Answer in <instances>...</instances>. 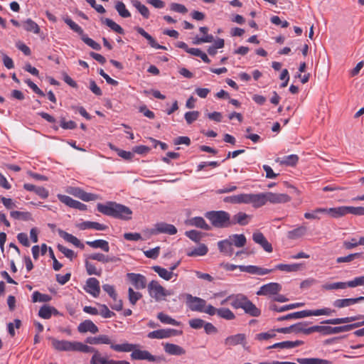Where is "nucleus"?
<instances>
[{
    "instance_id": "f3484780",
    "label": "nucleus",
    "mask_w": 364,
    "mask_h": 364,
    "mask_svg": "<svg viewBox=\"0 0 364 364\" xmlns=\"http://www.w3.org/2000/svg\"><path fill=\"white\" fill-rule=\"evenodd\" d=\"M85 291L94 297H97L100 293V286L99 281L95 277H90L87 279Z\"/></svg>"
},
{
    "instance_id": "423d86ee",
    "label": "nucleus",
    "mask_w": 364,
    "mask_h": 364,
    "mask_svg": "<svg viewBox=\"0 0 364 364\" xmlns=\"http://www.w3.org/2000/svg\"><path fill=\"white\" fill-rule=\"evenodd\" d=\"M186 302L191 311L208 314V309H209V305H206L205 300L187 294H186Z\"/></svg>"
},
{
    "instance_id": "58836bf2",
    "label": "nucleus",
    "mask_w": 364,
    "mask_h": 364,
    "mask_svg": "<svg viewBox=\"0 0 364 364\" xmlns=\"http://www.w3.org/2000/svg\"><path fill=\"white\" fill-rule=\"evenodd\" d=\"M152 269L157 273L161 278L166 281L171 279L173 276L177 277V274H174L173 272L167 270L160 266H154L152 267Z\"/></svg>"
},
{
    "instance_id": "c03bdc74",
    "label": "nucleus",
    "mask_w": 364,
    "mask_h": 364,
    "mask_svg": "<svg viewBox=\"0 0 364 364\" xmlns=\"http://www.w3.org/2000/svg\"><path fill=\"white\" fill-rule=\"evenodd\" d=\"M301 264H279L275 267V269L280 271L292 272H297L301 269Z\"/></svg>"
},
{
    "instance_id": "4be33fe9",
    "label": "nucleus",
    "mask_w": 364,
    "mask_h": 364,
    "mask_svg": "<svg viewBox=\"0 0 364 364\" xmlns=\"http://www.w3.org/2000/svg\"><path fill=\"white\" fill-rule=\"evenodd\" d=\"M246 343V336L244 333H237L228 336L225 341L224 344L230 348L239 344L245 346Z\"/></svg>"
},
{
    "instance_id": "39448f33",
    "label": "nucleus",
    "mask_w": 364,
    "mask_h": 364,
    "mask_svg": "<svg viewBox=\"0 0 364 364\" xmlns=\"http://www.w3.org/2000/svg\"><path fill=\"white\" fill-rule=\"evenodd\" d=\"M149 296L156 301L165 300L166 297L173 294L172 291L166 289L158 281L152 280L147 285Z\"/></svg>"
},
{
    "instance_id": "774afa93",
    "label": "nucleus",
    "mask_w": 364,
    "mask_h": 364,
    "mask_svg": "<svg viewBox=\"0 0 364 364\" xmlns=\"http://www.w3.org/2000/svg\"><path fill=\"white\" fill-rule=\"evenodd\" d=\"M81 39L85 43H86L87 46H89L94 50H100L101 49V46L92 38H89L87 36L82 35Z\"/></svg>"
},
{
    "instance_id": "cd10ccee",
    "label": "nucleus",
    "mask_w": 364,
    "mask_h": 364,
    "mask_svg": "<svg viewBox=\"0 0 364 364\" xmlns=\"http://www.w3.org/2000/svg\"><path fill=\"white\" fill-rule=\"evenodd\" d=\"M76 227L81 230L87 229H94L96 230H105L108 228L106 225L99 223L97 222L85 221L76 224Z\"/></svg>"
},
{
    "instance_id": "052dcab7",
    "label": "nucleus",
    "mask_w": 364,
    "mask_h": 364,
    "mask_svg": "<svg viewBox=\"0 0 364 364\" xmlns=\"http://www.w3.org/2000/svg\"><path fill=\"white\" fill-rule=\"evenodd\" d=\"M51 300V296L48 294H41L39 291H34L32 294L33 302H48Z\"/></svg>"
},
{
    "instance_id": "09e8293b",
    "label": "nucleus",
    "mask_w": 364,
    "mask_h": 364,
    "mask_svg": "<svg viewBox=\"0 0 364 364\" xmlns=\"http://www.w3.org/2000/svg\"><path fill=\"white\" fill-rule=\"evenodd\" d=\"M23 27L26 31L33 32L36 34L40 32L39 26L31 18H28L23 23Z\"/></svg>"
},
{
    "instance_id": "412c9836",
    "label": "nucleus",
    "mask_w": 364,
    "mask_h": 364,
    "mask_svg": "<svg viewBox=\"0 0 364 364\" xmlns=\"http://www.w3.org/2000/svg\"><path fill=\"white\" fill-rule=\"evenodd\" d=\"M70 193L74 196L86 202L99 199V196L97 195L91 193H87L80 188H73Z\"/></svg>"
},
{
    "instance_id": "37998d69",
    "label": "nucleus",
    "mask_w": 364,
    "mask_h": 364,
    "mask_svg": "<svg viewBox=\"0 0 364 364\" xmlns=\"http://www.w3.org/2000/svg\"><path fill=\"white\" fill-rule=\"evenodd\" d=\"M296 362L299 364H331V362L317 358H297Z\"/></svg>"
},
{
    "instance_id": "f8f14e48",
    "label": "nucleus",
    "mask_w": 364,
    "mask_h": 364,
    "mask_svg": "<svg viewBox=\"0 0 364 364\" xmlns=\"http://www.w3.org/2000/svg\"><path fill=\"white\" fill-rule=\"evenodd\" d=\"M177 229L173 225L168 224L164 222L156 223L154 228L151 230V233L152 235L163 233L172 235H175Z\"/></svg>"
},
{
    "instance_id": "4468645a",
    "label": "nucleus",
    "mask_w": 364,
    "mask_h": 364,
    "mask_svg": "<svg viewBox=\"0 0 364 364\" xmlns=\"http://www.w3.org/2000/svg\"><path fill=\"white\" fill-rule=\"evenodd\" d=\"M266 203L269 202L270 203H285L291 200V197L286 193H277L272 192L265 193Z\"/></svg>"
},
{
    "instance_id": "0e129e2a",
    "label": "nucleus",
    "mask_w": 364,
    "mask_h": 364,
    "mask_svg": "<svg viewBox=\"0 0 364 364\" xmlns=\"http://www.w3.org/2000/svg\"><path fill=\"white\" fill-rule=\"evenodd\" d=\"M57 248L60 252H62L65 255V257L70 259V260H73V259L76 257L77 256V255L74 252L73 250L68 249L62 245H58Z\"/></svg>"
},
{
    "instance_id": "c85d7f7f",
    "label": "nucleus",
    "mask_w": 364,
    "mask_h": 364,
    "mask_svg": "<svg viewBox=\"0 0 364 364\" xmlns=\"http://www.w3.org/2000/svg\"><path fill=\"white\" fill-rule=\"evenodd\" d=\"M218 247L220 252L228 257H231L234 253L232 242L228 238L218 242Z\"/></svg>"
},
{
    "instance_id": "4c0bfd02",
    "label": "nucleus",
    "mask_w": 364,
    "mask_h": 364,
    "mask_svg": "<svg viewBox=\"0 0 364 364\" xmlns=\"http://www.w3.org/2000/svg\"><path fill=\"white\" fill-rule=\"evenodd\" d=\"M86 244L94 249L100 248L105 252L109 251V242L105 240H95L93 241H87Z\"/></svg>"
},
{
    "instance_id": "72a5a7b5",
    "label": "nucleus",
    "mask_w": 364,
    "mask_h": 364,
    "mask_svg": "<svg viewBox=\"0 0 364 364\" xmlns=\"http://www.w3.org/2000/svg\"><path fill=\"white\" fill-rule=\"evenodd\" d=\"M87 259L96 260L102 263L116 262L118 259L115 257H109L102 253L97 252L87 256Z\"/></svg>"
},
{
    "instance_id": "49530a36",
    "label": "nucleus",
    "mask_w": 364,
    "mask_h": 364,
    "mask_svg": "<svg viewBox=\"0 0 364 364\" xmlns=\"http://www.w3.org/2000/svg\"><path fill=\"white\" fill-rule=\"evenodd\" d=\"M190 225L192 226H195L199 228H201L205 230H210L211 229L210 226L205 222L203 218L202 217H195L190 220Z\"/></svg>"
},
{
    "instance_id": "dca6fc26",
    "label": "nucleus",
    "mask_w": 364,
    "mask_h": 364,
    "mask_svg": "<svg viewBox=\"0 0 364 364\" xmlns=\"http://www.w3.org/2000/svg\"><path fill=\"white\" fill-rule=\"evenodd\" d=\"M131 358L136 360H148L154 362L158 360L156 356L151 354L148 350L138 349L137 347L132 352Z\"/></svg>"
},
{
    "instance_id": "b1692460",
    "label": "nucleus",
    "mask_w": 364,
    "mask_h": 364,
    "mask_svg": "<svg viewBox=\"0 0 364 364\" xmlns=\"http://www.w3.org/2000/svg\"><path fill=\"white\" fill-rule=\"evenodd\" d=\"M84 346L89 348L87 350H82V353H92L93 355L90 359V364H103L105 363L107 357L102 355V354L95 349V348L87 346L84 343Z\"/></svg>"
},
{
    "instance_id": "7ed1b4c3",
    "label": "nucleus",
    "mask_w": 364,
    "mask_h": 364,
    "mask_svg": "<svg viewBox=\"0 0 364 364\" xmlns=\"http://www.w3.org/2000/svg\"><path fill=\"white\" fill-rule=\"evenodd\" d=\"M204 215L214 228H227L232 225L230 214L225 210L208 211Z\"/></svg>"
},
{
    "instance_id": "13d9d810",
    "label": "nucleus",
    "mask_w": 364,
    "mask_h": 364,
    "mask_svg": "<svg viewBox=\"0 0 364 364\" xmlns=\"http://www.w3.org/2000/svg\"><path fill=\"white\" fill-rule=\"evenodd\" d=\"M64 21L73 31L77 33L81 37L82 35H85L82 28L75 22H74L70 17L67 16L66 18H64Z\"/></svg>"
},
{
    "instance_id": "ddd939ff",
    "label": "nucleus",
    "mask_w": 364,
    "mask_h": 364,
    "mask_svg": "<svg viewBox=\"0 0 364 364\" xmlns=\"http://www.w3.org/2000/svg\"><path fill=\"white\" fill-rule=\"evenodd\" d=\"M282 289V286L277 282H270L269 284L262 285L257 291V295L259 296H268L276 295Z\"/></svg>"
},
{
    "instance_id": "6e6d98bb",
    "label": "nucleus",
    "mask_w": 364,
    "mask_h": 364,
    "mask_svg": "<svg viewBox=\"0 0 364 364\" xmlns=\"http://www.w3.org/2000/svg\"><path fill=\"white\" fill-rule=\"evenodd\" d=\"M115 9L122 18H129L131 16L130 12L127 9L125 4L122 1H117L115 3Z\"/></svg>"
},
{
    "instance_id": "f03ea898",
    "label": "nucleus",
    "mask_w": 364,
    "mask_h": 364,
    "mask_svg": "<svg viewBox=\"0 0 364 364\" xmlns=\"http://www.w3.org/2000/svg\"><path fill=\"white\" fill-rule=\"evenodd\" d=\"M228 299H231V306L233 309H242L245 314L253 317H258L260 316L261 310L258 309L245 294H230L228 296Z\"/></svg>"
},
{
    "instance_id": "393cba45",
    "label": "nucleus",
    "mask_w": 364,
    "mask_h": 364,
    "mask_svg": "<svg viewBox=\"0 0 364 364\" xmlns=\"http://www.w3.org/2000/svg\"><path fill=\"white\" fill-rule=\"evenodd\" d=\"M364 300V296H360L358 298H350V299H338L333 303L334 307L337 309H342L348 306H350L358 303L360 301Z\"/></svg>"
},
{
    "instance_id": "f704fd0d",
    "label": "nucleus",
    "mask_w": 364,
    "mask_h": 364,
    "mask_svg": "<svg viewBox=\"0 0 364 364\" xmlns=\"http://www.w3.org/2000/svg\"><path fill=\"white\" fill-rule=\"evenodd\" d=\"M164 350L166 353L173 355H181L186 353V350L180 346L168 343L164 345Z\"/></svg>"
},
{
    "instance_id": "2f4dec72",
    "label": "nucleus",
    "mask_w": 364,
    "mask_h": 364,
    "mask_svg": "<svg viewBox=\"0 0 364 364\" xmlns=\"http://www.w3.org/2000/svg\"><path fill=\"white\" fill-rule=\"evenodd\" d=\"M59 235L63 238L65 241L68 242H70L75 245L77 247H80V249H84L85 246L80 241L79 239H77L75 236L64 231V230H59L58 231Z\"/></svg>"
},
{
    "instance_id": "a211bd4d",
    "label": "nucleus",
    "mask_w": 364,
    "mask_h": 364,
    "mask_svg": "<svg viewBox=\"0 0 364 364\" xmlns=\"http://www.w3.org/2000/svg\"><path fill=\"white\" fill-rule=\"evenodd\" d=\"M127 278L136 289H144L146 287V279L141 274L128 273Z\"/></svg>"
},
{
    "instance_id": "a878e982",
    "label": "nucleus",
    "mask_w": 364,
    "mask_h": 364,
    "mask_svg": "<svg viewBox=\"0 0 364 364\" xmlns=\"http://www.w3.org/2000/svg\"><path fill=\"white\" fill-rule=\"evenodd\" d=\"M238 269L241 272H247L250 274H257V275H264V274L270 273L272 271V269L262 268V267L255 266V265H249V266L240 265V266H238Z\"/></svg>"
},
{
    "instance_id": "c756f323",
    "label": "nucleus",
    "mask_w": 364,
    "mask_h": 364,
    "mask_svg": "<svg viewBox=\"0 0 364 364\" xmlns=\"http://www.w3.org/2000/svg\"><path fill=\"white\" fill-rule=\"evenodd\" d=\"M135 29L138 33H139L141 36H142L144 38H145L148 41L149 44L152 48H156V49H161V50L167 49L166 47L159 45L156 41V40L150 34H149L143 28L136 27Z\"/></svg>"
},
{
    "instance_id": "79ce46f5",
    "label": "nucleus",
    "mask_w": 364,
    "mask_h": 364,
    "mask_svg": "<svg viewBox=\"0 0 364 364\" xmlns=\"http://www.w3.org/2000/svg\"><path fill=\"white\" fill-rule=\"evenodd\" d=\"M86 343L92 345L96 344H109L111 346V340L106 335H100L97 337H89L86 339Z\"/></svg>"
},
{
    "instance_id": "9b49d317",
    "label": "nucleus",
    "mask_w": 364,
    "mask_h": 364,
    "mask_svg": "<svg viewBox=\"0 0 364 364\" xmlns=\"http://www.w3.org/2000/svg\"><path fill=\"white\" fill-rule=\"evenodd\" d=\"M182 331H178L175 329L171 328H165V329H159L156 331H153L149 332L147 334V337L151 339H164L168 338L173 336H176L181 334Z\"/></svg>"
},
{
    "instance_id": "ea45409f",
    "label": "nucleus",
    "mask_w": 364,
    "mask_h": 364,
    "mask_svg": "<svg viewBox=\"0 0 364 364\" xmlns=\"http://www.w3.org/2000/svg\"><path fill=\"white\" fill-rule=\"evenodd\" d=\"M138 346V345L128 343L122 344H113L111 343L110 348L117 352H132Z\"/></svg>"
},
{
    "instance_id": "a19ab883",
    "label": "nucleus",
    "mask_w": 364,
    "mask_h": 364,
    "mask_svg": "<svg viewBox=\"0 0 364 364\" xmlns=\"http://www.w3.org/2000/svg\"><path fill=\"white\" fill-rule=\"evenodd\" d=\"M360 317L359 316H349V317H344V318H331L328 319L322 322V323H326V324H332V325H336V324H341V323H350L354 321H356Z\"/></svg>"
},
{
    "instance_id": "864d4df0",
    "label": "nucleus",
    "mask_w": 364,
    "mask_h": 364,
    "mask_svg": "<svg viewBox=\"0 0 364 364\" xmlns=\"http://www.w3.org/2000/svg\"><path fill=\"white\" fill-rule=\"evenodd\" d=\"M158 319L163 323L170 324L173 326H178L181 325L179 321H177L174 318H172L168 315L164 314L163 312H160L157 314Z\"/></svg>"
},
{
    "instance_id": "473e14b6",
    "label": "nucleus",
    "mask_w": 364,
    "mask_h": 364,
    "mask_svg": "<svg viewBox=\"0 0 364 364\" xmlns=\"http://www.w3.org/2000/svg\"><path fill=\"white\" fill-rule=\"evenodd\" d=\"M299 161V156L296 154H291L279 157L276 159V162L280 165L294 166Z\"/></svg>"
},
{
    "instance_id": "6e6552de",
    "label": "nucleus",
    "mask_w": 364,
    "mask_h": 364,
    "mask_svg": "<svg viewBox=\"0 0 364 364\" xmlns=\"http://www.w3.org/2000/svg\"><path fill=\"white\" fill-rule=\"evenodd\" d=\"M335 313V310L330 308H323L316 310H303L292 313L293 319L302 318L308 316H318L321 315L331 316Z\"/></svg>"
},
{
    "instance_id": "e433bc0d",
    "label": "nucleus",
    "mask_w": 364,
    "mask_h": 364,
    "mask_svg": "<svg viewBox=\"0 0 364 364\" xmlns=\"http://www.w3.org/2000/svg\"><path fill=\"white\" fill-rule=\"evenodd\" d=\"M302 344H303V341H282L280 343H276L273 344L272 346L267 347V349L277 348H293L299 346Z\"/></svg>"
},
{
    "instance_id": "aec40b11",
    "label": "nucleus",
    "mask_w": 364,
    "mask_h": 364,
    "mask_svg": "<svg viewBox=\"0 0 364 364\" xmlns=\"http://www.w3.org/2000/svg\"><path fill=\"white\" fill-rule=\"evenodd\" d=\"M252 240L255 243L259 245L267 252H272L273 251L272 245L261 232H255L252 235Z\"/></svg>"
},
{
    "instance_id": "e2e57ef3",
    "label": "nucleus",
    "mask_w": 364,
    "mask_h": 364,
    "mask_svg": "<svg viewBox=\"0 0 364 364\" xmlns=\"http://www.w3.org/2000/svg\"><path fill=\"white\" fill-rule=\"evenodd\" d=\"M11 218L14 219H22L23 220H28L31 219V214L28 212H21L18 210H13L10 213Z\"/></svg>"
},
{
    "instance_id": "de8ad7c7",
    "label": "nucleus",
    "mask_w": 364,
    "mask_h": 364,
    "mask_svg": "<svg viewBox=\"0 0 364 364\" xmlns=\"http://www.w3.org/2000/svg\"><path fill=\"white\" fill-rule=\"evenodd\" d=\"M229 239L237 247H243L247 242L245 236L243 234H234L229 237Z\"/></svg>"
},
{
    "instance_id": "bf43d9fd",
    "label": "nucleus",
    "mask_w": 364,
    "mask_h": 364,
    "mask_svg": "<svg viewBox=\"0 0 364 364\" xmlns=\"http://www.w3.org/2000/svg\"><path fill=\"white\" fill-rule=\"evenodd\" d=\"M141 298L142 294L140 292L135 291L132 287L128 289V299L132 305H135Z\"/></svg>"
},
{
    "instance_id": "2eb2a0df",
    "label": "nucleus",
    "mask_w": 364,
    "mask_h": 364,
    "mask_svg": "<svg viewBox=\"0 0 364 364\" xmlns=\"http://www.w3.org/2000/svg\"><path fill=\"white\" fill-rule=\"evenodd\" d=\"M57 196L61 203L65 204L66 205L69 206L70 208H73L77 209L80 210H87V205L85 204H84L78 200H75L68 196L58 194Z\"/></svg>"
},
{
    "instance_id": "603ef678",
    "label": "nucleus",
    "mask_w": 364,
    "mask_h": 364,
    "mask_svg": "<svg viewBox=\"0 0 364 364\" xmlns=\"http://www.w3.org/2000/svg\"><path fill=\"white\" fill-rule=\"evenodd\" d=\"M132 4L138 10L144 18H149L150 13L149 9L145 5L142 4L139 0H132Z\"/></svg>"
},
{
    "instance_id": "6ab92c4d",
    "label": "nucleus",
    "mask_w": 364,
    "mask_h": 364,
    "mask_svg": "<svg viewBox=\"0 0 364 364\" xmlns=\"http://www.w3.org/2000/svg\"><path fill=\"white\" fill-rule=\"evenodd\" d=\"M306 322H299L293 325L294 333H303L306 335H309L314 332L320 333V326H314L307 327Z\"/></svg>"
},
{
    "instance_id": "5fc2aeb1",
    "label": "nucleus",
    "mask_w": 364,
    "mask_h": 364,
    "mask_svg": "<svg viewBox=\"0 0 364 364\" xmlns=\"http://www.w3.org/2000/svg\"><path fill=\"white\" fill-rule=\"evenodd\" d=\"M90 259H87L86 257L85 261V265L86 268V271L88 275H97L100 276L102 274L101 269H97L94 264L89 261Z\"/></svg>"
},
{
    "instance_id": "c9c22d12",
    "label": "nucleus",
    "mask_w": 364,
    "mask_h": 364,
    "mask_svg": "<svg viewBox=\"0 0 364 364\" xmlns=\"http://www.w3.org/2000/svg\"><path fill=\"white\" fill-rule=\"evenodd\" d=\"M251 215L243 212H239L232 217V225L239 224L240 225H246L249 223Z\"/></svg>"
},
{
    "instance_id": "bb28decb",
    "label": "nucleus",
    "mask_w": 364,
    "mask_h": 364,
    "mask_svg": "<svg viewBox=\"0 0 364 364\" xmlns=\"http://www.w3.org/2000/svg\"><path fill=\"white\" fill-rule=\"evenodd\" d=\"M77 331L80 333L90 332L91 333H97L99 331L98 327L90 319L85 320L77 326Z\"/></svg>"
},
{
    "instance_id": "a18cd8bd",
    "label": "nucleus",
    "mask_w": 364,
    "mask_h": 364,
    "mask_svg": "<svg viewBox=\"0 0 364 364\" xmlns=\"http://www.w3.org/2000/svg\"><path fill=\"white\" fill-rule=\"evenodd\" d=\"M306 227L299 226L287 232V237L290 240H296L304 236L306 232Z\"/></svg>"
},
{
    "instance_id": "69168bd1",
    "label": "nucleus",
    "mask_w": 364,
    "mask_h": 364,
    "mask_svg": "<svg viewBox=\"0 0 364 364\" xmlns=\"http://www.w3.org/2000/svg\"><path fill=\"white\" fill-rule=\"evenodd\" d=\"M275 336L276 331L275 329H272L267 332L257 333L255 336V338L258 341H264L274 338Z\"/></svg>"
},
{
    "instance_id": "f257e3e1",
    "label": "nucleus",
    "mask_w": 364,
    "mask_h": 364,
    "mask_svg": "<svg viewBox=\"0 0 364 364\" xmlns=\"http://www.w3.org/2000/svg\"><path fill=\"white\" fill-rule=\"evenodd\" d=\"M97 210L103 215L114 218L129 220L132 219V210L127 206L113 201L98 203Z\"/></svg>"
},
{
    "instance_id": "7c9ffc66",
    "label": "nucleus",
    "mask_w": 364,
    "mask_h": 364,
    "mask_svg": "<svg viewBox=\"0 0 364 364\" xmlns=\"http://www.w3.org/2000/svg\"><path fill=\"white\" fill-rule=\"evenodd\" d=\"M23 188L28 191L35 192L39 197L46 199L48 197L49 193L47 189L41 186H36L31 183H25Z\"/></svg>"
},
{
    "instance_id": "1a4fd4ad",
    "label": "nucleus",
    "mask_w": 364,
    "mask_h": 364,
    "mask_svg": "<svg viewBox=\"0 0 364 364\" xmlns=\"http://www.w3.org/2000/svg\"><path fill=\"white\" fill-rule=\"evenodd\" d=\"M243 204H251L255 208L264 205L266 204L265 193H243Z\"/></svg>"
},
{
    "instance_id": "0eeeda50",
    "label": "nucleus",
    "mask_w": 364,
    "mask_h": 364,
    "mask_svg": "<svg viewBox=\"0 0 364 364\" xmlns=\"http://www.w3.org/2000/svg\"><path fill=\"white\" fill-rule=\"evenodd\" d=\"M363 323H364V321L336 327H331L329 326H320V333H323L326 335H330L339 333L341 332H346L363 326Z\"/></svg>"
},
{
    "instance_id": "8fccbe9b",
    "label": "nucleus",
    "mask_w": 364,
    "mask_h": 364,
    "mask_svg": "<svg viewBox=\"0 0 364 364\" xmlns=\"http://www.w3.org/2000/svg\"><path fill=\"white\" fill-rule=\"evenodd\" d=\"M208 249L205 244H200L196 248L187 252L188 257L204 256L208 253Z\"/></svg>"
},
{
    "instance_id": "5701e85b",
    "label": "nucleus",
    "mask_w": 364,
    "mask_h": 364,
    "mask_svg": "<svg viewBox=\"0 0 364 364\" xmlns=\"http://www.w3.org/2000/svg\"><path fill=\"white\" fill-rule=\"evenodd\" d=\"M316 212H323L325 214H328L333 218H340L347 215L346 206H340L336 208H316Z\"/></svg>"
},
{
    "instance_id": "3c124183",
    "label": "nucleus",
    "mask_w": 364,
    "mask_h": 364,
    "mask_svg": "<svg viewBox=\"0 0 364 364\" xmlns=\"http://www.w3.org/2000/svg\"><path fill=\"white\" fill-rule=\"evenodd\" d=\"M304 305V303H294L290 304L287 305L282 306L281 307H278L277 305L273 304L270 306V309L272 311H275L277 312H284L290 309L299 308L303 306Z\"/></svg>"
},
{
    "instance_id": "9d476101",
    "label": "nucleus",
    "mask_w": 364,
    "mask_h": 364,
    "mask_svg": "<svg viewBox=\"0 0 364 364\" xmlns=\"http://www.w3.org/2000/svg\"><path fill=\"white\" fill-rule=\"evenodd\" d=\"M208 315L210 316L217 315L220 318H223L227 321H232L236 318L235 314L229 308H215V306L209 304V309H208Z\"/></svg>"
},
{
    "instance_id": "20e7f679",
    "label": "nucleus",
    "mask_w": 364,
    "mask_h": 364,
    "mask_svg": "<svg viewBox=\"0 0 364 364\" xmlns=\"http://www.w3.org/2000/svg\"><path fill=\"white\" fill-rule=\"evenodd\" d=\"M52 347L58 351H76L87 350L89 348L84 346V343L79 341H70L58 340L55 338H50Z\"/></svg>"
},
{
    "instance_id": "4d7b16f0",
    "label": "nucleus",
    "mask_w": 364,
    "mask_h": 364,
    "mask_svg": "<svg viewBox=\"0 0 364 364\" xmlns=\"http://www.w3.org/2000/svg\"><path fill=\"white\" fill-rule=\"evenodd\" d=\"M103 23L106 24L109 28H110L112 31L114 32L119 33V34H124V29L116 22H114L113 20L110 18H105L103 21Z\"/></svg>"
},
{
    "instance_id": "338daca9",
    "label": "nucleus",
    "mask_w": 364,
    "mask_h": 364,
    "mask_svg": "<svg viewBox=\"0 0 364 364\" xmlns=\"http://www.w3.org/2000/svg\"><path fill=\"white\" fill-rule=\"evenodd\" d=\"M38 316L43 319H49L51 317V306L43 305L38 311Z\"/></svg>"
},
{
    "instance_id": "680f3d73",
    "label": "nucleus",
    "mask_w": 364,
    "mask_h": 364,
    "mask_svg": "<svg viewBox=\"0 0 364 364\" xmlns=\"http://www.w3.org/2000/svg\"><path fill=\"white\" fill-rule=\"evenodd\" d=\"M223 201L232 204H243V193L227 196L223 199Z\"/></svg>"
}]
</instances>
